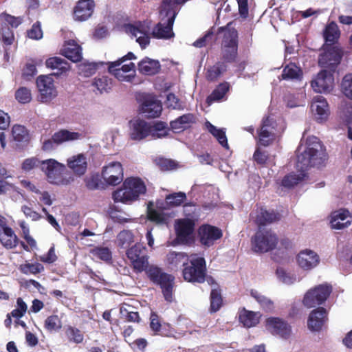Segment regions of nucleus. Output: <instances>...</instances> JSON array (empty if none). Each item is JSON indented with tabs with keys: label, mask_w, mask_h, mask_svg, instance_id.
<instances>
[{
	"label": "nucleus",
	"mask_w": 352,
	"mask_h": 352,
	"mask_svg": "<svg viewBox=\"0 0 352 352\" xmlns=\"http://www.w3.org/2000/svg\"><path fill=\"white\" fill-rule=\"evenodd\" d=\"M296 157V166L299 173H292L286 175L281 182L284 187L292 188L302 182L307 177L305 173L307 168H319L323 166L327 160L324 147L320 140L313 135H303L297 148Z\"/></svg>",
	"instance_id": "f257e3e1"
},
{
	"label": "nucleus",
	"mask_w": 352,
	"mask_h": 352,
	"mask_svg": "<svg viewBox=\"0 0 352 352\" xmlns=\"http://www.w3.org/2000/svg\"><path fill=\"white\" fill-rule=\"evenodd\" d=\"M146 192V187L142 179L136 177H129L113 192L112 199L116 203L131 204L138 201Z\"/></svg>",
	"instance_id": "f03ea898"
},
{
	"label": "nucleus",
	"mask_w": 352,
	"mask_h": 352,
	"mask_svg": "<svg viewBox=\"0 0 352 352\" xmlns=\"http://www.w3.org/2000/svg\"><path fill=\"white\" fill-rule=\"evenodd\" d=\"M185 199V193L177 192L166 196L165 201L157 200L155 204L149 202L147 207L148 219L157 223H166L167 217L164 211L171 207L179 206Z\"/></svg>",
	"instance_id": "7ed1b4c3"
},
{
	"label": "nucleus",
	"mask_w": 352,
	"mask_h": 352,
	"mask_svg": "<svg viewBox=\"0 0 352 352\" xmlns=\"http://www.w3.org/2000/svg\"><path fill=\"white\" fill-rule=\"evenodd\" d=\"M41 171L47 182L52 185L67 186L74 180L67 173L65 165L52 158L43 160Z\"/></svg>",
	"instance_id": "20e7f679"
},
{
	"label": "nucleus",
	"mask_w": 352,
	"mask_h": 352,
	"mask_svg": "<svg viewBox=\"0 0 352 352\" xmlns=\"http://www.w3.org/2000/svg\"><path fill=\"white\" fill-rule=\"evenodd\" d=\"M136 56L129 52L116 61L107 63L108 71L121 82H132L136 75L135 65L130 60H135Z\"/></svg>",
	"instance_id": "39448f33"
},
{
	"label": "nucleus",
	"mask_w": 352,
	"mask_h": 352,
	"mask_svg": "<svg viewBox=\"0 0 352 352\" xmlns=\"http://www.w3.org/2000/svg\"><path fill=\"white\" fill-rule=\"evenodd\" d=\"M285 129V123L282 118H276L274 116L267 117L258 132V144L265 146L270 145Z\"/></svg>",
	"instance_id": "423d86ee"
},
{
	"label": "nucleus",
	"mask_w": 352,
	"mask_h": 352,
	"mask_svg": "<svg viewBox=\"0 0 352 352\" xmlns=\"http://www.w3.org/2000/svg\"><path fill=\"white\" fill-rule=\"evenodd\" d=\"M206 266L205 259L197 255L192 254L188 257V263H184L182 271L185 280L190 283H203L205 280Z\"/></svg>",
	"instance_id": "0eeeda50"
},
{
	"label": "nucleus",
	"mask_w": 352,
	"mask_h": 352,
	"mask_svg": "<svg viewBox=\"0 0 352 352\" xmlns=\"http://www.w3.org/2000/svg\"><path fill=\"white\" fill-rule=\"evenodd\" d=\"M144 271L146 272L150 280L160 285L165 299L170 302L173 300L174 277L164 273L160 267L153 265H148Z\"/></svg>",
	"instance_id": "6e6552de"
},
{
	"label": "nucleus",
	"mask_w": 352,
	"mask_h": 352,
	"mask_svg": "<svg viewBox=\"0 0 352 352\" xmlns=\"http://www.w3.org/2000/svg\"><path fill=\"white\" fill-rule=\"evenodd\" d=\"M331 292L332 287L328 283L316 285L305 293L302 303L307 308L320 306L327 301Z\"/></svg>",
	"instance_id": "1a4fd4ad"
},
{
	"label": "nucleus",
	"mask_w": 352,
	"mask_h": 352,
	"mask_svg": "<svg viewBox=\"0 0 352 352\" xmlns=\"http://www.w3.org/2000/svg\"><path fill=\"white\" fill-rule=\"evenodd\" d=\"M175 10L169 9L166 11L160 10V22L153 28V35L157 38L168 39L174 36L173 25L176 16Z\"/></svg>",
	"instance_id": "9d476101"
},
{
	"label": "nucleus",
	"mask_w": 352,
	"mask_h": 352,
	"mask_svg": "<svg viewBox=\"0 0 352 352\" xmlns=\"http://www.w3.org/2000/svg\"><path fill=\"white\" fill-rule=\"evenodd\" d=\"M38 90L37 99L42 103L48 104L58 96V90L51 75H41L36 80Z\"/></svg>",
	"instance_id": "9b49d317"
},
{
	"label": "nucleus",
	"mask_w": 352,
	"mask_h": 352,
	"mask_svg": "<svg viewBox=\"0 0 352 352\" xmlns=\"http://www.w3.org/2000/svg\"><path fill=\"white\" fill-rule=\"evenodd\" d=\"M124 32L134 38L141 48L144 49L150 43L149 23L146 21H136L124 26Z\"/></svg>",
	"instance_id": "f8f14e48"
},
{
	"label": "nucleus",
	"mask_w": 352,
	"mask_h": 352,
	"mask_svg": "<svg viewBox=\"0 0 352 352\" xmlns=\"http://www.w3.org/2000/svg\"><path fill=\"white\" fill-rule=\"evenodd\" d=\"M311 87L316 93L329 94L335 85L332 69H323L315 75L310 82Z\"/></svg>",
	"instance_id": "ddd939ff"
},
{
	"label": "nucleus",
	"mask_w": 352,
	"mask_h": 352,
	"mask_svg": "<svg viewBox=\"0 0 352 352\" xmlns=\"http://www.w3.org/2000/svg\"><path fill=\"white\" fill-rule=\"evenodd\" d=\"M276 236L268 230H258L252 239V250L255 252L265 253L273 250L277 245Z\"/></svg>",
	"instance_id": "4468645a"
},
{
	"label": "nucleus",
	"mask_w": 352,
	"mask_h": 352,
	"mask_svg": "<svg viewBox=\"0 0 352 352\" xmlns=\"http://www.w3.org/2000/svg\"><path fill=\"white\" fill-rule=\"evenodd\" d=\"M101 178L107 186H117L124 179V169L120 162L113 161L106 164L101 170Z\"/></svg>",
	"instance_id": "2eb2a0df"
},
{
	"label": "nucleus",
	"mask_w": 352,
	"mask_h": 352,
	"mask_svg": "<svg viewBox=\"0 0 352 352\" xmlns=\"http://www.w3.org/2000/svg\"><path fill=\"white\" fill-rule=\"evenodd\" d=\"M221 31L223 34L222 43L223 57L228 61H231L234 59L237 52V32L230 24L222 28Z\"/></svg>",
	"instance_id": "dca6fc26"
},
{
	"label": "nucleus",
	"mask_w": 352,
	"mask_h": 352,
	"mask_svg": "<svg viewBox=\"0 0 352 352\" xmlns=\"http://www.w3.org/2000/svg\"><path fill=\"white\" fill-rule=\"evenodd\" d=\"M320 258L316 252L305 248L299 251L296 256L297 266L304 272H310L320 263Z\"/></svg>",
	"instance_id": "f3484780"
},
{
	"label": "nucleus",
	"mask_w": 352,
	"mask_h": 352,
	"mask_svg": "<svg viewBox=\"0 0 352 352\" xmlns=\"http://www.w3.org/2000/svg\"><path fill=\"white\" fill-rule=\"evenodd\" d=\"M342 58L340 48L336 45H325L324 52L320 55L318 63L324 69H332L340 63Z\"/></svg>",
	"instance_id": "a211bd4d"
},
{
	"label": "nucleus",
	"mask_w": 352,
	"mask_h": 352,
	"mask_svg": "<svg viewBox=\"0 0 352 352\" xmlns=\"http://www.w3.org/2000/svg\"><path fill=\"white\" fill-rule=\"evenodd\" d=\"M151 131V123L140 118H134L129 123V136L133 141H141L148 138Z\"/></svg>",
	"instance_id": "6ab92c4d"
},
{
	"label": "nucleus",
	"mask_w": 352,
	"mask_h": 352,
	"mask_svg": "<svg viewBox=\"0 0 352 352\" xmlns=\"http://www.w3.org/2000/svg\"><path fill=\"white\" fill-rule=\"evenodd\" d=\"M310 111L314 120L318 123L327 122L330 116L329 104L322 96H316L313 98L310 104Z\"/></svg>",
	"instance_id": "aec40b11"
},
{
	"label": "nucleus",
	"mask_w": 352,
	"mask_h": 352,
	"mask_svg": "<svg viewBox=\"0 0 352 352\" xmlns=\"http://www.w3.org/2000/svg\"><path fill=\"white\" fill-rule=\"evenodd\" d=\"M145 248L141 244H135L126 252L128 258L131 261L133 269L143 272L148 264V256L143 254Z\"/></svg>",
	"instance_id": "412c9836"
},
{
	"label": "nucleus",
	"mask_w": 352,
	"mask_h": 352,
	"mask_svg": "<svg viewBox=\"0 0 352 352\" xmlns=\"http://www.w3.org/2000/svg\"><path fill=\"white\" fill-rule=\"evenodd\" d=\"M328 311L322 307L313 309L307 318V327L312 332H319L322 330L328 322Z\"/></svg>",
	"instance_id": "4be33fe9"
},
{
	"label": "nucleus",
	"mask_w": 352,
	"mask_h": 352,
	"mask_svg": "<svg viewBox=\"0 0 352 352\" xmlns=\"http://www.w3.org/2000/svg\"><path fill=\"white\" fill-rule=\"evenodd\" d=\"M195 223L190 219H178L175 221V228L177 234L176 243H188L191 241Z\"/></svg>",
	"instance_id": "5701e85b"
},
{
	"label": "nucleus",
	"mask_w": 352,
	"mask_h": 352,
	"mask_svg": "<svg viewBox=\"0 0 352 352\" xmlns=\"http://www.w3.org/2000/svg\"><path fill=\"white\" fill-rule=\"evenodd\" d=\"M265 328L272 334L287 338L292 333L290 325L280 318L270 317L265 320Z\"/></svg>",
	"instance_id": "b1692460"
},
{
	"label": "nucleus",
	"mask_w": 352,
	"mask_h": 352,
	"mask_svg": "<svg viewBox=\"0 0 352 352\" xmlns=\"http://www.w3.org/2000/svg\"><path fill=\"white\" fill-rule=\"evenodd\" d=\"M222 235V231L219 228L208 224L201 226L198 230L200 243L206 247L212 245Z\"/></svg>",
	"instance_id": "393cba45"
},
{
	"label": "nucleus",
	"mask_w": 352,
	"mask_h": 352,
	"mask_svg": "<svg viewBox=\"0 0 352 352\" xmlns=\"http://www.w3.org/2000/svg\"><path fill=\"white\" fill-rule=\"evenodd\" d=\"M95 9L94 0H79L74 9V19L77 21H85L93 14Z\"/></svg>",
	"instance_id": "a878e982"
},
{
	"label": "nucleus",
	"mask_w": 352,
	"mask_h": 352,
	"mask_svg": "<svg viewBox=\"0 0 352 352\" xmlns=\"http://www.w3.org/2000/svg\"><path fill=\"white\" fill-rule=\"evenodd\" d=\"M162 111L161 102L153 96L145 97L140 107V111L148 118H157L161 115Z\"/></svg>",
	"instance_id": "bb28decb"
},
{
	"label": "nucleus",
	"mask_w": 352,
	"mask_h": 352,
	"mask_svg": "<svg viewBox=\"0 0 352 352\" xmlns=\"http://www.w3.org/2000/svg\"><path fill=\"white\" fill-rule=\"evenodd\" d=\"M262 314L260 311H254L242 308L239 311V320L245 328L257 326L261 320Z\"/></svg>",
	"instance_id": "cd10ccee"
},
{
	"label": "nucleus",
	"mask_w": 352,
	"mask_h": 352,
	"mask_svg": "<svg viewBox=\"0 0 352 352\" xmlns=\"http://www.w3.org/2000/svg\"><path fill=\"white\" fill-rule=\"evenodd\" d=\"M60 54L73 62L82 59V48L74 40L65 41L60 50Z\"/></svg>",
	"instance_id": "c85d7f7f"
},
{
	"label": "nucleus",
	"mask_w": 352,
	"mask_h": 352,
	"mask_svg": "<svg viewBox=\"0 0 352 352\" xmlns=\"http://www.w3.org/2000/svg\"><path fill=\"white\" fill-rule=\"evenodd\" d=\"M351 222V217L346 210L340 209L331 215L330 223L333 229L341 230L348 227Z\"/></svg>",
	"instance_id": "c756f323"
},
{
	"label": "nucleus",
	"mask_w": 352,
	"mask_h": 352,
	"mask_svg": "<svg viewBox=\"0 0 352 352\" xmlns=\"http://www.w3.org/2000/svg\"><path fill=\"white\" fill-rule=\"evenodd\" d=\"M67 165L74 174L77 175H82L87 170V157L82 153L74 155L67 159Z\"/></svg>",
	"instance_id": "7c9ffc66"
},
{
	"label": "nucleus",
	"mask_w": 352,
	"mask_h": 352,
	"mask_svg": "<svg viewBox=\"0 0 352 352\" xmlns=\"http://www.w3.org/2000/svg\"><path fill=\"white\" fill-rule=\"evenodd\" d=\"M195 117L192 113L184 114L170 122V128L175 133L182 132L190 127L195 122Z\"/></svg>",
	"instance_id": "2f4dec72"
},
{
	"label": "nucleus",
	"mask_w": 352,
	"mask_h": 352,
	"mask_svg": "<svg viewBox=\"0 0 352 352\" xmlns=\"http://www.w3.org/2000/svg\"><path fill=\"white\" fill-rule=\"evenodd\" d=\"M138 68L142 74L154 75L159 72L160 64L157 60L145 57L138 63Z\"/></svg>",
	"instance_id": "473e14b6"
},
{
	"label": "nucleus",
	"mask_w": 352,
	"mask_h": 352,
	"mask_svg": "<svg viewBox=\"0 0 352 352\" xmlns=\"http://www.w3.org/2000/svg\"><path fill=\"white\" fill-rule=\"evenodd\" d=\"M83 137L82 133L62 129L54 133L53 140L56 144H60L66 142L78 140Z\"/></svg>",
	"instance_id": "72a5a7b5"
},
{
	"label": "nucleus",
	"mask_w": 352,
	"mask_h": 352,
	"mask_svg": "<svg viewBox=\"0 0 352 352\" xmlns=\"http://www.w3.org/2000/svg\"><path fill=\"white\" fill-rule=\"evenodd\" d=\"M251 218L256 223L264 225L276 221L278 219V216L274 212H269L261 208L251 214Z\"/></svg>",
	"instance_id": "f704fd0d"
},
{
	"label": "nucleus",
	"mask_w": 352,
	"mask_h": 352,
	"mask_svg": "<svg viewBox=\"0 0 352 352\" xmlns=\"http://www.w3.org/2000/svg\"><path fill=\"white\" fill-rule=\"evenodd\" d=\"M275 275L278 281L284 285H291L299 281V278L294 273L282 266L276 268Z\"/></svg>",
	"instance_id": "c9c22d12"
},
{
	"label": "nucleus",
	"mask_w": 352,
	"mask_h": 352,
	"mask_svg": "<svg viewBox=\"0 0 352 352\" xmlns=\"http://www.w3.org/2000/svg\"><path fill=\"white\" fill-rule=\"evenodd\" d=\"M43 160L36 157H30L23 160L20 164V170L25 175L32 174L34 171L40 168L41 170Z\"/></svg>",
	"instance_id": "e433bc0d"
},
{
	"label": "nucleus",
	"mask_w": 352,
	"mask_h": 352,
	"mask_svg": "<svg viewBox=\"0 0 352 352\" xmlns=\"http://www.w3.org/2000/svg\"><path fill=\"white\" fill-rule=\"evenodd\" d=\"M45 65L48 68L54 70L56 69L57 75L63 74L70 69L69 64L65 60L57 56L48 58L45 62Z\"/></svg>",
	"instance_id": "4c0bfd02"
},
{
	"label": "nucleus",
	"mask_w": 352,
	"mask_h": 352,
	"mask_svg": "<svg viewBox=\"0 0 352 352\" xmlns=\"http://www.w3.org/2000/svg\"><path fill=\"white\" fill-rule=\"evenodd\" d=\"M326 45H332L336 43L340 36V31L336 23L331 22L328 24L323 32Z\"/></svg>",
	"instance_id": "58836bf2"
},
{
	"label": "nucleus",
	"mask_w": 352,
	"mask_h": 352,
	"mask_svg": "<svg viewBox=\"0 0 352 352\" xmlns=\"http://www.w3.org/2000/svg\"><path fill=\"white\" fill-rule=\"evenodd\" d=\"M230 89L227 82L219 84L212 93L208 97L207 102L210 105L212 102H219L222 100Z\"/></svg>",
	"instance_id": "ea45409f"
},
{
	"label": "nucleus",
	"mask_w": 352,
	"mask_h": 352,
	"mask_svg": "<svg viewBox=\"0 0 352 352\" xmlns=\"http://www.w3.org/2000/svg\"><path fill=\"white\" fill-rule=\"evenodd\" d=\"M250 295L256 300L263 310L271 311L274 309V305L273 301L261 292L256 290H251Z\"/></svg>",
	"instance_id": "a19ab883"
},
{
	"label": "nucleus",
	"mask_w": 352,
	"mask_h": 352,
	"mask_svg": "<svg viewBox=\"0 0 352 352\" xmlns=\"http://www.w3.org/2000/svg\"><path fill=\"white\" fill-rule=\"evenodd\" d=\"M206 127L208 131L218 140L219 144L224 148H228V140L226 135V132L223 129H218L210 122H206Z\"/></svg>",
	"instance_id": "79ce46f5"
},
{
	"label": "nucleus",
	"mask_w": 352,
	"mask_h": 352,
	"mask_svg": "<svg viewBox=\"0 0 352 352\" xmlns=\"http://www.w3.org/2000/svg\"><path fill=\"white\" fill-rule=\"evenodd\" d=\"M0 241L2 245L8 249L14 248L18 244V238L12 228L7 229L3 232L0 236Z\"/></svg>",
	"instance_id": "37998d69"
},
{
	"label": "nucleus",
	"mask_w": 352,
	"mask_h": 352,
	"mask_svg": "<svg viewBox=\"0 0 352 352\" xmlns=\"http://www.w3.org/2000/svg\"><path fill=\"white\" fill-rule=\"evenodd\" d=\"M186 257L185 253L171 252L167 254L166 263L171 269L177 268L182 263H185Z\"/></svg>",
	"instance_id": "c03bdc74"
},
{
	"label": "nucleus",
	"mask_w": 352,
	"mask_h": 352,
	"mask_svg": "<svg viewBox=\"0 0 352 352\" xmlns=\"http://www.w3.org/2000/svg\"><path fill=\"white\" fill-rule=\"evenodd\" d=\"M151 137L152 139H158L166 137L168 135L167 124L163 122H157L151 124Z\"/></svg>",
	"instance_id": "a18cd8bd"
},
{
	"label": "nucleus",
	"mask_w": 352,
	"mask_h": 352,
	"mask_svg": "<svg viewBox=\"0 0 352 352\" xmlns=\"http://www.w3.org/2000/svg\"><path fill=\"white\" fill-rule=\"evenodd\" d=\"M302 72L300 67L295 64L291 63L287 65L283 71V79H300L302 77Z\"/></svg>",
	"instance_id": "49530a36"
},
{
	"label": "nucleus",
	"mask_w": 352,
	"mask_h": 352,
	"mask_svg": "<svg viewBox=\"0 0 352 352\" xmlns=\"http://www.w3.org/2000/svg\"><path fill=\"white\" fill-rule=\"evenodd\" d=\"M150 327L155 333H160L161 335L169 336L170 333L166 332L165 329L169 327L168 324L162 325L160 318L155 313H152L150 316Z\"/></svg>",
	"instance_id": "de8ad7c7"
},
{
	"label": "nucleus",
	"mask_w": 352,
	"mask_h": 352,
	"mask_svg": "<svg viewBox=\"0 0 352 352\" xmlns=\"http://www.w3.org/2000/svg\"><path fill=\"white\" fill-rule=\"evenodd\" d=\"M12 135L16 142H26L29 139V134L26 129L21 125H14L12 129Z\"/></svg>",
	"instance_id": "09e8293b"
},
{
	"label": "nucleus",
	"mask_w": 352,
	"mask_h": 352,
	"mask_svg": "<svg viewBox=\"0 0 352 352\" xmlns=\"http://www.w3.org/2000/svg\"><path fill=\"white\" fill-rule=\"evenodd\" d=\"M19 270L24 274H36L42 272L44 270V267L39 263H25L20 265Z\"/></svg>",
	"instance_id": "8fccbe9b"
},
{
	"label": "nucleus",
	"mask_w": 352,
	"mask_h": 352,
	"mask_svg": "<svg viewBox=\"0 0 352 352\" xmlns=\"http://www.w3.org/2000/svg\"><path fill=\"white\" fill-rule=\"evenodd\" d=\"M15 98L21 104L29 103L32 99V91L27 87H21L15 91Z\"/></svg>",
	"instance_id": "3c124183"
},
{
	"label": "nucleus",
	"mask_w": 352,
	"mask_h": 352,
	"mask_svg": "<svg viewBox=\"0 0 352 352\" xmlns=\"http://www.w3.org/2000/svg\"><path fill=\"white\" fill-rule=\"evenodd\" d=\"M285 101L289 107H296L305 103V94L294 95L289 94L285 96Z\"/></svg>",
	"instance_id": "603ef678"
},
{
	"label": "nucleus",
	"mask_w": 352,
	"mask_h": 352,
	"mask_svg": "<svg viewBox=\"0 0 352 352\" xmlns=\"http://www.w3.org/2000/svg\"><path fill=\"white\" fill-rule=\"evenodd\" d=\"M45 327L49 331H57L62 328L61 320L57 315H52L45 320Z\"/></svg>",
	"instance_id": "864d4df0"
},
{
	"label": "nucleus",
	"mask_w": 352,
	"mask_h": 352,
	"mask_svg": "<svg viewBox=\"0 0 352 352\" xmlns=\"http://www.w3.org/2000/svg\"><path fill=\"white\" fill-rule=\"evenodd\" d=\"M226 67L223 63H217L210 67L206 73V78L208 80H217L224 72Z\"/></svg>",
	"instance_id": "5fc2aeb1"
},
{
	"label": "nucleus",
	"mask_w": 352,
	"mask_h": 352,
	"mask_svg": "<svg viewBox=\"0 0 352 352\" xmlns=\"http://www.w3.org/2000/svg\"><path fill=\"white\" fill-rule=\"evenodd\" d=\"M223 304V300L221 293L215 289H213L210 294V307L211 312H216L219 310Z\"/></svg>",
	"instance_id": "6e6d98bb"
},
{
	"label": "nucleus",
	"mask_w": 352,
	"mask_h": 352,
	"mask_svg": "<svg viewBox=\"0 0 352 352\" xmlns=\"http://www.w3.org/2000/svg\"><path fill=\"white\" fill-rule=\"evenodd\" d=\"M78 74L85 77L93 75L96 71V64L83 61L78 65Z\"/></svg>",
	"instance_id": "4d7b16f0"
},
{
	"label": "nucleus",
	"mask_w": 352,
	"mask_h": 352,
	"mask_svg": "<svg viewBox=\"0 0 352 352\" xmlns=\"http://www.w3.org/2000/svg\"><path fill=\"white\" fill-rule=\"evenodd\" d=\"M122 317L125 318L129 322L138 321L139 315L136 311H132V307L126 304L122 305L120 308Z\"/></svg>",
	"instance_id": "13d9d810"
},
{
	"label": "nucleus",
	"mask_w": 352,
	"mask_h": 352,
	"mask_svg": "<svg viewBox=\"0 0 352 352\" xmlns=\"http://www.w3.org/2000/svg\"><path fill=\"white\" fill-rule=\"evenodd\" d=\"M341 90L346 97L352 100V74L344 76L341 82Z\"/></svg>",
	"instance_id": "bf43d9fd"
},
{
	"label": "nucleus",
	"mask_w": 352,
	"mask_h": 352,
	"mask_svg": "<svg viewBox=\"0 0 352 352\" xmlns=\"http://www.w3.org/2000/svg\"><path fill=\"white\" fill-rule=\"evenodd\" d=\"M165 105L168 108L173 109H183L184 108V104L182 102L175 94H168L166 96V100L165 101Z\"/></svg>",
	"instance_id": "052dcab7"
},
{
	"label": "nucleus",
	"mask_w": 352,
	"mask_h": 352,
	"mask_svg": "<svg viewBox=\"0 0 352 352\" xmlns=\"http://www.w3.org/2000/svg\"><path fill=\"white\" fill-rule=\"evenodd\" d=\"M93 85L101 93L108 91L111 88V81L106 76L95 78Z\"/></svg>",
	"instance_id": "680f3d73"
},
{
	"label": "nucleus",
	"mask_w": 352,
	"mask_h": 352,
	"mask_svg": "<svg viewBox=\"0 0 352 352\" xmlns=\"http://www.w3.org/2000/svg\"><path fill=\"white\" fill-rule=\"evenodd\" d=\"M133 241V235L131 232L124 230L118 235V244L122 248L128 246Z\"/></svg>",
	"instance_id": "e2e57ef3"
},
{
	"label": "nucleus",
	"mask_w": 352,
	"mask_h": 352,
	"mask_svg": "<svg viewBox=\"0 0 352 352\" xmlns=\"http://www.w3.org/2000/svg\"><path fill=\"white\" fill-rule=\"evenodd\" d=\"M66 335L70 341L75 343H81L83 341V335L80 331L72 327H68L66 329Z\"/></svg>",
	"instance_id": "0e129e2a"
},
{
	"label": "nucleus",
	"mask_w": 352,
	"mask_h": 352,
	"mask_svg": "<svg viewBox=\"0 0 352 352\" xmlns=\"http://www.w3.org/2000/svg\"><path fill=\"white\" fill-rule=\"evenodd\" d=\"M340 115L343 120L348 123L352 121V104L347 102H343L340 104Z\"/></svg>",
	"instance_id": "69168bd1"
},
{
	"label": "nucleus",
	"mask_w": 352,
	"mask_h": 352,
	"mask_svg": "<svg viewBox=\"0 0 352 352\" xmlns=\"http://www.w3.org/2000/svg\"><path fill=\"white\" fill-rule=\"evenodd\" d=\"M16 304L17 307L11 312V315L12 317L19 319L26 313L28 307L21 298L17 299Z\"/></svg>",
	"instance_id": "338daca9"
},
{
	"label": "nucleus",
	"mask_w": 352,
	"mask_h": 352,
	"mask_svg": "<svg viewBox=\"0 0 352 352\" xmlns=\"http://www.w3.org/2000/svg\"><path fill=\"white\" fill-rule=\"evenodd\" d=\"M43 30L39 23H34L31 29L28 32V36L30 38L39 40L43 38Z\"/></svg>",
	"instance_id": "774afa93"
}]
</instances>
